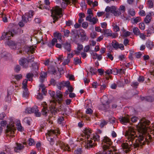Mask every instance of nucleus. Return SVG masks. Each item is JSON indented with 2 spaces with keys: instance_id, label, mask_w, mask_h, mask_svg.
<instances>
[{
  "instance_id": "1",
  "label": "nucleus",
  "mask_w": 154,
  "mask_h": 154,
  "mask_svg": "<svg viewBox=\"0 0 154 154\" xmlns=\"http://www.w3.org/2000/svg\"><path fill=\"white\" fill-rule=\"evenodd\" d=\"M136 131L133 128L130 127L128 130L126 131L125 136L128 143L124 142L122 143L121 146L123 149H126L125 151L126 153L131 151V148L134 147L135 148L140 146L144 145L145 142H142L143 139V136L140 135L137 136L136 134Z\"/></svg>"
},
{
  "instance_id": "2",
  "label": "nucleus",
  "mask_w": 154,
  "mask_h": 154,
  "mask_svg": "<svg viewBox=\"0 0 154 154\" xmlns=\"http://www.w3.org/2000/svg\"><path fill=\"white\" fill-rule=\"evenodd\" d=\"M51 16L54 20L53 23H55L56 21H57L59 18H60L61 16L60 15L62 16L63 14L62 12V9L60 8L59 6H56L55 8H53L51 10Z\"/></svg>"
},
{
  "instance_id": "3",
  "label": "nucleus",
  "mask_w": 154,
  "mask_h": 154,
  "mask_svg": "<svg viewBox=\"0 0 154 154\" xmlns=\"http://www.w3.org/2000/svg\"><path fill=\"white\" fill-rule=\"evenodd\" d=\"M100 140V136L97 134H93L92 137H91L89 140H88L85 147L86 148L90 149L96 146L97 144L94 142L92 143L93 141L94 140V142L99 141Z\"/></svg>"
},
{
  "instance_id": "4",
  "label": "nucleus",
  "mask_w": 154,
  "mask_h": 154,
  "mask_svg": "<svg viewBox=\"0 0 154 154\" xmlns=\"http://www.w3.org/2000/svg\"><path fill=\"white\" fill-rule=\"evenodd\" d=\"M150 123V121L146 119H142L138 125L139 130L142 132L145 133L147 129V126L149 125Z\"/></svg>"
},
{
  "instance_id": "5",
  "label": "nucleus",
  "mask_w": 154,
  "mask_h": 154,
  "mask_svg": "<svg viewBox=\"0 0 154 154\" xmlns=\"http://www.w3.org/2000/svg\"><path fill=\"white\" fill-rule=\"evenodd\" d=\"M16 129L14 125L9 124L7 126V129L5 130V134L6 136L13 137L15 136V131Z\"/></svg>"
},
{
  "instance_id": "6",
  "label": "nucleus",
  "mask_w": 154,
  "mask_h": 154,
  "mask_svg": "<svg viewBox=\"0 0 154 154\" xmlns=\"http://www.w3.org/2000/svg\"><path fill=\"white\" fill-rule=\"evenodd\" d=\"M105 11L106 12H110L116 17H118L121 15V12L118 9L116 6H112L111 7L107 6L105 9Z\"/></svg>"
},
{
  "instance_id": "7",
  "label": "nucleus",
  "mask_w": 154,
  "mask_h": 154,
  "mask_svg": "<svg viewBox=\"0 0 154 154\" xmlns=\"http://www.w3.org/2000/svg\"><path fill=\"white\" fill-rule=\"evenodd\" d=\"M101 102L102 103L99 105L98 107L100 109L105 110L109 108V104L110 102L107 97H103L101 100Z\"/></svg>"
},
{
  "instance_id": "8",
  "label": "nucleus",
  "mask_w": 154,
  "mask_h": 154,
  "mask_svg": "<svg viewBox=\"0 0 154 154\" xmlns=\"http://www.w3.org/2000/svg\"><path fill=\"white\" fill-rule=\"evenodd\" d=\"M111 140L108 137H104L102 141V146L103 149H106L111 147L110 146L112 144Z\"/></svg>"
},
{
  "instance_id": "9",
  "label": "nucleus",
  "mask_w": 154,
  "mask_h": 154,
  "mask_svg": "<svg viewBox=\"0 0 154 154\" xmlns=\"http://www.w3.org/2000/svg\"><path fill=\"white\" fill-rule=\"evenodd\" d=\"M34 14V12L33 11L31 10L25 14L24 17H22V20L23 22L26 23L31 20V18L32 17Z\"/></svg>"
},
{
  "instance_id": "10",
  "label": "nucleus",
  "mask_w": 154,
  "mask_h": 154,
  "mask_svg": "<svg viewBox=\"0 0 154 154\" xmlns=\"http://www.w3.org/2000/svg\"><path fill=\"white\" fill-rule=\"evenodd\" d=\"M17 34V31L14 29H13L11 31H9L7 33H4L2 35V37H3V38H6L8 39H9V37L10 36L13 37Z\"/></svg>"
},
{
  "instance_id": "11",
  "label": "nucleus",
  "mask_w": 154,
  "mask_h": 154,
  "mask_svg": "<svg viewBox=\"0 0 154 154\" xmlns=\"http://www.w3.org/2000/svg\"><path fill=\"white\" fill-rule=\"evenodd\" d=\"M112 47L115 49L117 50L118 48L122 50L124 49V46L122 44H119L115 40H113L111 43Z\"/></svg>"
},
{
  "instance_id": "12",
  "label": "nucleus",
  "mask_w": 154,
  "mask_h": 154,
  "mask_svg": "<svg viewBox=\"0 0 154 154\" xmlns=\"http://www.w3.org/2000/svg\"><path fill=\"white\" fill-rule=\"evenodd\" d=\"M117 69H109L107 70L105 72V76L106 79L108 80L109 79V78H111V76H110V75L112 73L115 75L117 74Z\"/></svg>"
},
{
  "instance_id": "13",
  "label": "nucleus",
  "mask_w": 154,
  "mask_h": 154,
  "mask_svg": "<svg viewBox=\"0 0 154 154\" xmlns=\"http://www.w3.org/2000/svg\"><path fill=\"white\" fill-rule=\"evenodd\" d=\"M60 134V131L59 129L53 130L51 129L48 131L47 133L46 134V137L47 136H49L50 137L56 136L57 135Z\"/></svg>"
},
{
  "instance_id": "14",
  "label": "nucleus",
  "mask_w": 154,
  "mask_h": 154,
  "mask_svg": "<svg viewBox=\"0 0 154 154\" xmlns=\"http://www.w3.org/2000/svg\"><path fill=\"white\" fill-rule=\"evenodd\" d=\"M93 15H88L86 18V20L87 21L92 23L93 25L96 24L98 21V19L97 17H94L92 18Z\"/></svg>"
},
{
  "instance_id": "15",
  "label": "nucleus",
  "mask_w": 154,
  "mask_h": 154,
  "mask_svg": "<svg viewBox=\"0 0 154 154\" xmlns=\"http://www.w3.org/2000/svg\"><path fill=\"white\" fill-rule=\"evenodd\" d=\"M83 135L88 140L90 137L92 133V131L89 128H85L83 131Z\"/></svg>"
},
{
  "instance_id": "16",
  "label": "nucleus",
  "mask_w": 154,
  "mask_h": 154,
  "mask_svg": "<svg viewBox=\"0 0 154 154\" xmlns=\"http://www.w3.org/2000/svg\"><path fill=\"white\" fill-rule=\"evenodd\" d=\"M104 151L103 152V154H112L113 152H116L117 151V149L115 146H111L109 148L106 149H103Z\"/></svg>"
},
{
  "instance_id": "17",
  "label": "nucleus",
  "mask_w": 154,
  "mask_h": 154,
  "mask_svg": "<svg viewBox=\"0 0 154 154\" xmlns=\"http://www.w3.org/2000/svg\"><path fill=\"white\" fill-rule=\"evenodd\" d=\"M79 36L81 37V41L82 42L87 41L89 39V38L87 36L86 33L84 30H82L80 32Z\"/></svg>"
},
{
  "instance_id": "18",
  "label": "nucleus",
  "mask_w": 154,
  "mask_h": 154,
  "mask_svg": "<svg viewBox=\"0 0 154 154\" xmlns=\"http://www.w3.org/2000/svg\"><path fill=\"white\" fill-rule=\"evenodd\" d=\"M130 117L128 115H125L124 116L120 117L119 118L120 122L123 124L125 125L129 122Z\"/></svg>"
},
{
  "instance_id": "19",
  "label": "nucleus",
  "mask_w": 154,
  "mask_h": 154,
  "mask_svg": "<svg viewBox=\"0 0 154 154\" xmlns=\"http://www.w3.org/2000/svg\"><path fill=\"white\" fill-rule=\"evenodd\" d=\"M103 34L106 35L107 36H112L113 38H115L117 36V35L114 34L112 35L111 30L108 29H104L103 30Z\"/></svg>"
},
{
  "instance_id": "20",
  "label": "nucleus",
  "mask_w": 154,
  "mask_h": 154,
  "mask_svg": "<svg viewBox=\"0 0 154 154\" xmlns=\"http://www.w3.org/2000/svg\"><path fill=\"white\" fill-rule=\"evenodd\" d=\"M56 93L57 97L58 98L57 101L59 104H60L63 100L62 93L60 91H57Z\"/></svg>"
},
{
  "instance_id": "21",
  "label": "nucleus",
  "mask_w": 154,
  "mask_h": 154,
  "mask_svg": "<svg viewBox=\"0 0 154 154\" xmlns=\"http://www.w3.org/2000/svg\"><path fill=\"white\" fill-rule=\"evenodd\" d=\"M37 107L36 106H33L32 108H27L25 110V112L27 114H31L34 113L37 110Z\"/></svg>"
},
{
  "instance_id": "22",
  "label": "nucleus",
  "mask_w": 154,
  "mask_h": 154,
  "mask_svg": "<svg viewBox=\"0 0 154 154\" xmlns=\"http://www.w3.org/2000/svg\"><path fill=\"white\" fill-rule=\"evenodd\" d=\"M42 105L43 106V108L42 110V114L43 115L47 116L48 111L47 108L48 105L45 102H43Z\"/></svg>"
},
{
  "instance_id": "23",
  "label": "nucleus",
  "mask_w": 154,
  "mask_h": 154,
  "mask_svg": "<svg viewBox=\"0 0 154 154\" xmlns=\"http://www.w3.org/2000/svg\"><path fill=\"white\" fill-rule=\"evenodd\" d=\"M19 64L21 66H23L25 68L28 67V65L27 62V60L26 59H21L19 60Z\"/></svg>"
},
{
  "instance_id": "24",
  "label": "nucleus",
  "mask_w": 154,
  "mask_h": 154,
  "mask_svg": "<svg viewBox=\"0 0 154 154\" xmlns=\"http://www.w3.org/2000/svg\"><path fill=\"white\" fill-rule=\"evenodd\" d=\"M24 148V146L22 145L20 143H16V146L14 147V151L17 152L19 151L20 150Z\"/></svg>"
},
{
  "instance_id": "25",
  "label": "nucleus",
  "mask_w": 154,
  "mask_h": 154,
  "mask_svg": "<svg viewBox=\"0 0 154 154\" xmlns=\"http://www.w3.org/2000/svg\"><path fill=\"white\" fill-rule=\"evenodd\" d=\"M57 100L53 99L50 101V103L49 104V106L50 109H54L56 105Z\"/></svg>"
},
{
  "instance_id": "26",
  "label": "nucleus",
  "mask_w": 154,
  "mask_h": 154,
  "mask_svg": "<svg viewBox=\"0 0 154 154\" xmlns=\"http://www.w3.org/2000/svg\"><path fill=\"white\" fill-rule=\"evenodd\" d=\"M77 50L75 51V53L77 55H79L80 54L81 51L82 50L83 48V45L80 43L77 44Z\"/></svg>"
},
{
  "instance_id": "27",
  "label": "nucleus",
  "mask_w": 154,
  "mask_h": 154,
  "mask_svg": "<svg viewBox=\"0 0 154 154\" xmlns=\"http://www.w3.org/2000/svg\"><path fill=\"white\" fill-rule=\"evenodd\" d=\"M112 26L113 27V30L116 32L120 31V28L117 23L116 22H113L112 23Z\"/></svg>"
},
{
  "instance_id": "28",
  "label": "nucleus",
  "mask_w": 154,
  "mask_h": 154,
  "mask_svg": "<svg viewBox=\"0 0 154 154\" xmlns=\"http://www.w3.org/2000/svg\"><path fill=\"white\" fill-rule=\"evenodd\" d=\"M152 19L151 14L150 13H149L144 19V21L146 24L149 23L151 21Z\"/></svg>"
},
{
  "instance_id": "29",
  "label": "nucleus",
  "mask_w": 154,
  "mask_h": 154,
  "mask_svg": "<svg viewBox=\"0 0 154 154\" xmlns=\"http://www.w3.org/2000/svg\"><path fill=\"white\" fill-rule=\"evenodd\" d=\"M142 19L140 17L138 16L136 17H133L132 19V23L133 24H137L141 21Z\"/></svg>"
},
{
  "instance_id": "30",
  "label": "nucleus",
  "mask_w": 154,
  "mask_h": 154,
  "mask_svg": "<svg viewBox=\"0 0 154 154\" xmlns=\"http://www.w3.org/2000/svg\"><path fill=\"white\" fill-rule=\"evenodd\" d=\"M62 105L60 104V108L58 109L56 108L55 107L53 109H50L51 111V113L52 114L55 115V114L57 113L58 112L63 111V109L62 108Z\"/></svg>"
},
{
  "instance_id": "31",
  "label": "nucleus",
  "mask_w": 154,
  "mask_h": 154,
  "mask_svg": "<svg viewBox=\"0 0 154 154\" xmlns=\"http://www.w3.org/2000/svg\"><path fill=\"white\" fill-rule=\"evenodd\" d=\"M153 137L154 138V135L153 134L152 135L148 134L146 136L145 138V141L146 142H147V144H149L150 142L152 141V138Z\"/></svg>"
},
{
  "instance_id": "32",
  "label": "nucleus",
  "mask_w": 154,
  "mask_h": 154,
  "mask_svg": "<svg viewBox=\"0 0 154 154\" xmlns=\"http://www.w3.org/2000/svg\"><path fill=\"white\" fill-rule=\"evenodd\" d=\"M92 58L93 59H97L99 60H100L102 58L101 54H98L97 53H94L92 54Z\"/></svg>"
},
{
  "instance_id": "33",
  "label": "nucleus",
  "mask_w": 154,
  "mask_h": 154,
  "mask_svg": "<svg viewBox=\"0 0 154 154\" xmlns=\"http://www.w3.org/2000/svg\"><path fill=\"white\" fill-rule=\"evenodd\" d=\"M47 74L44 72L41 73L40 76V80L41 82H43L44 79L47 76Z\"/></svg>"
},
{
  "instance_id": "34",
  "label": "nucleus",
  "mask_w": 154,
  "mask_h": 154,
  "mask_svg": "<svg viewBox=\"0 0 154 154\" xmlns=\"http://www.w3.org/2000/svg\"><path fill=\"white\" fill-rule=\"evenodd\" d=\"M133 32L134 34L136 36H138L139 34L140 33L139 29L136 27H134L133 29Z\"/></svg>"
},
{
  "instance_id": "35",
  "label": "nucleus",
  "mask_w": 154,
  "mask_h": 154,
  "mask_svg": "<svg viewBox=\"0 0 154 154\" xmlns=\"http://www.w3.org/2000/svg\"><path fill=\"white\" fill-rule=\"evenodd\" d=\"M82 62L81 61V58L76 57L74 59L73 63L75 65L80 64Z\"/></svg>"
},
{
  "instance_id": "36",
  "label": "nucleus",
  "mask_w": 154,
  "mask_h": 154,
  "mask_svg": "<svg viewBox=\"0 0 154 154\" xmlns=\"http://www.w3.org/2000/svg\"><path fill=\"white\" fill-rule=\"evenodd\" d=\"M8 44L9 46L11 48H16V44L13 41H9L8 42Z\"/></svg>"
},
{
  "instance_id": "37",
  "label": "nucleus",
  "mask_w": 154,
  "mask_h": 154,
  "mask_svg": "<svg viewBox=\"0 0 154 154\" xmlns=\"http://www.w3.org/2000/svg\"><path fill=\"white\" fill-rule=\"evenodd\" d=\"M64 47L68 51H70L71 50L70 44L68 42H66L65 43Z\"/></svg>"
},
{
  "instance_id": "38",
  "label": "nucleus",
  "mask_w": 154,
  "mask_h": 154,
  "mask_svg": "<svg viewBox=\"0 0 154 154\" xmlns=\"http://www.w3.org/2000/svg\"><path fill=\"white\" fill-rule=\"evenodd\" d=\"M46 138L48 141L49 142L50 144L53 145L54 144L55 139L54 137L52 138L50 137L49 136H47Z\"/></svg>"
},
{
  "instance_id": "39",
  "label": "nucleus",
  "mask_w": 154,
  "mask_h": 154,
  "mask_svg": "<svg viewBox=\"0 0 154 154\" xmlns=\"http://www.w3.org/2000/svg\"><path fill=\"white\" fill-rule=\"evenodd\" d=\"M54 35L55 37L57 38L59 40H61L62 39L61 34L58 32H55L54 33Z\"/></svg>"
},
{
  "instance_id": "40",
  "label": "nucleus",
  "mask_w": 154,
  "mask_h": 154,
  "mask_svg": "<svg viewBox=\"0 0 154 154\" xmlns=\"http://www.w3.org/2000/svg\"><path fill=\"white\" fill-rule=\"evenodd\" d=\"M146 46L149 49H151L153 46V45L151 41H149L146 43Z\"/></svg>"
},
{
  "instance_id": "41",
  "label": "nucleus",
  "mask_w": 154,
  "mask_h": 154,
  "mask_svg": "<svg viewBox=\"0 0 154 154\" xmlns=\"http://www.w3.org/2000/svg\"><path fill=\"white\" fill-rule=\"evenodd\" d=\"M28 80L26 79H25L23 80L22 83L23 86L22 88L24 90H26L27 88V84Z\"/></svg>"
},
{
  "instance_id": "42",
  "label": "nucleus",
  "mask_w": 154,
  "mask_h": 154,
  "mask_svg": "<svg viewBox=\"0 0 154 154\" xmlns=\"http://www.w3.org/2000/svg\"><path fill=\"white\" fill-rule=\"evenodd\" d=\"M57 39L56 38H54L52 39L51 43H50L48 44V46L50 47L54 46L55 43H57Z\"/></svg>"
},
{
  "instance_id": "43",
  "label": "nucleus",
  "mask_w": 154,
  "mask_h": 154,
  "mask_svg": "<svg viewBox=\"0 0 154 154\" xmlns=\"http://www.w3.org/2000/svg\"><path fill=\"white\" fill-rule=\"evenodd\" d=\"M32 120L31 118L30 117H26L23 119V121L27 123L29 125H30V122Z\"/></svg>"
},
{
  "instance_id": "44",
  "label": "nucleus",
  "mask_w": 154,
  "mask_h": 154,
  "mask_svg": "<svg viewBox=\"0 0 154 154\" xmlns=\"http://www.w3.org/2000/svg\"><path fill=\"white\" fill-rule=\"evenodd\" d=\"M0 15H1V17L2 18V20L4 22L7 23L8 21V20L6 15L3 14L2 13H1Z\"/></svg>"
},
{
  "instance_id": "45",
  "label": "nucleus",
  "mask_w": 154,
  "mask_h": 154,
  "mask_svg": "<svg viewBox=\"0 0 154 154\" xmlns=\"http://www.w3.org/2000/svg\"><path fill=\"white\" fill-rule=\"evenodd\" d=\"M128 13L132 16H134L135 14V10L133 9H130L128 11Z\"/></svg>"
},
{
  "instance_id": "46",
  "label": "nucleus",
  "mask_w": 154,
  "mask_h": 154,
  "mask_svg": "<svg viewBox=\"0 0 154 154\" xmlns=\"http://www.w3.org/2000/svg\"><path fill=\"white\" fill-rule=\"evenodd\" d=\"M33 74L32 73H28L26 75V77L29 81L32 80V78L33 76Z\"/></svg>"
},
{
  "instance_id": "47",
  "label": "nucleus",
  "mask_w": 154,
  "mask_h": 154,
  "mask_svg": "<svg viewBox=\"0 0 154 154\" xmlns=\"http://www.w3.org/2000/svg\"><path fill=\"white\" fill-rule=\"evenodd\" d=\"M17 126L18 130L20 131L24 130V128L22 127L20 122L18 123L17 124Z\"/></svg>"
},
{
  "instance_id": "48",
  "label": "nucleus",
  "mask_w": 154,
  "mask_h": 154,
  "mask_svg": "<svg viewBox=\"0 0 154 154\" xmlns=\"http://www.w3.org/2000/svg\"><path fill=\"white\" fill-rule=\"evenodd\" d=\"M61 148L65 151H70L71 150L70 147L68 145H64Z\"/></svg>"
},
{
  "instance_id": "49",
  "label": "nucleus",
  "mask_w": 154,
  "mask_h": 154,
  "mask_svg": "<svg viewBox=\"0 0 154 154\" xmlns=\"http://www.w3.org/2000/svg\"><path fill=\"white\" fill-rule=\"evenodd\" d=\"M147 4L148 7L150 8H152L153 7V3L151 0H149L147 2Z\"/></svg>"
},
{
  "instance_id": "50",
  "label": "nucleus",
  "mask_w": 154,
  "mask_h": 154,
  "mask_svg": "<svg viewBox=\"0 0 154 154\" xmlns=\"http://www.w3.org/2000/svg\"><path fill=\"white\" fill-rule=\"evenodd\" d=\"M97 35V33L95 32H93L90 34V36L92 39H94L96 38Z\"/></svg>"
},
{
  "instance_id": "51",
  "label": "nucleus",
  "mask_w": 154,
  "mask_h": 154,
  "mask_svg": "<svg viewBox=\"0 0 154 154\" xmlns=\"http://www.w3.org/2000/svg\"><path fill=\"white\" fill-rule=\"evenodd\" d=\"M64 33V35L65 36L68 37L69 36L70 34V31L67 29H64L63 31Z\"/></svg>"
},
{
  "instance_id": "52",
  "label": "nucleus",
  "mask_w": 154,
  "mask_h": 154,
  "mask_svg": "<svg viewBox=\"0 0 154 154\" xmlns=\"http://www.w3.org/2000/svg\"><path fill=\"white\" fill-rule=\"evenodd\" d=\"M90 50V47L89 45H87L85 46L84 48V51L86 52L89 51Z\"/></svg>"
},
{
  "instance_id": "53",
  "label": "nucleus",
  "mask_w": 154,
  "mask_h": 154,
  "mask_svg": "<svg viewBox=\"0 0 154 154\" xmlns=\"http://www.w3.org/2000/svg\"><path fill=\"white\" fill-rule=\"evenodd\" d=\"M119 11L122 13L124 12L125 11V7L124 6L121 5L118 9Z\"/></svg>"
},
{
  "instance_id": "54",
  "label": "nucleus",
  "mask_w": 154,
  "mask_h": 154,
  "mask_svg": "<svg viewBox=\"0 0 154 154\" xmlns=\"http://www.w3.org/2000/svg\"><path fill=\"white\" fill-rule=\"evenodd\" d=\"M14 78L17 81L19 80L22 78V75L21 74H18L14 75Z\"/></svg>"
},
{
  "instance_id": "55",
  "label": "nucleus",
  "mask_w": 154,
  "mask_h": 154,
  "mask_svg": "<svg viewBox=\"0 0 154 154\" xmlns=\"http://www.w3.org/2000/svg\"><path fill=\"white\" fill-rule=\"evenodd\" d=\"M70 59L69 58H67V59L64 60L63 62L62 63V65H66L68 64L70 62Z\"/></svg>"
},
{
  "instance_id": "56",
  "label": "nucleus",
  "mask_w": 154,
  "mask_h": 154,
  "mask_svg": "<svg viewBox=\"0 0 154 154\" xmlns=\"http://www.w3.org/2000/svg\"><path fill=\"white\" fill-rule=\"evenodd\" d=\"M35 142L33 139L32 138H30L29 139L28 144L29 146H32L34 145Z\"/></svg>"
},
{
  "instance_id": "57",
  "label": "nucleus",
  "mask_w": 154,
  "mask_h": 154,
  "mask_svg": "<svg viewBox=\"0 0 154 154\" xmlns=\"http://www.w3.org/2000/svg\"><path fill=\"white\" fill-rule=\"evenodd\" d=\"M145 25L143 22H141L139 24V28L141 30H143L145 29Z\"/></svg>"
},
{
  "instance_id": "58",
  "label": "nucleus",
  "mask_w": 154,
  "mask_h": 154,
  "mask_svg": "<svg viewBox=\"0 0 154 154\" xmlns=\"http://www.w3.org/2000/svg\"><path fill=\"white\" fill-rule=\"evenodd\" d=\"M64 87V85L61 82H60L58 85H57V87L58 89L60 90H61L62 88H63Z\"/></svg>"
},
{
  "instance_id": "59",
  "label": "nucleus",
  "mask_w": 154,
  "mask_h": 154,
  "mask_svg": "<svg viewBox=\"0 0 154 154\" xmlns=\"http://www.w3.org/2000/svg\"><path fill=\"white\" fill-rule=\"evenodd\" d=\"M82 150L80 148H79L75 150L74 151L75 154H81Z\"/></svg>"
},
{
  "instance_id": "60",
  "label": "nucleus",
  "mask_w": 154,
  "mask_h": 154,
  "mask_svg": "<svg viewBox=\"0 0 154 154\" xmlns=\"http://www.w3.org/2000/svg\"><path fill=\"white\" fill-rule=\"evenodd\" d=\"M88 26V23L87 22H83L82 24V26L84 29H87Z\"/></svg>"
},
{
  "instance_id": "61",
  "label": "nucleus",
  "mask_w": 154,
  "mask_h": 154,
  "mask_svg": "<svg viewBox=\"0 0 154 154\" xmlns=\"http://www.w3.org/2000/svg\"><path fill=\"white\" fill-rule=\"evenodd\" d=\"M138 14L141 16H144L146 15V13L143 10H140L138 12Z\"/></svg>"
},
{
  "instance_id": "62",
  "label": "nucleus",
  "mask_w": 154,
  "mask_h": 154,
  "mask_svg": "<svg viewBox=\"0 0 154 154\" xmlns=\"http://www.w3.org/2000/svg\"><path fill=\"white\" fill-rule=\"evenodd\" d=\"M136 57L137 58H139L142 55V54L141 52H138L135 53L134 54Z\"/></svg>"
},
{
  "instance_id": "63",
  "label": "nucleus",
  "mask_w": 154,
  "mask_h": 154,
  "mask_svg": "<svg viewBox=\"0 0 154 154\" xmlns=\"http://www.w3.org/2000/svg\"><path fill=\"white\" fill-rule=\"evenodd\" d=\"M20 70V67L19 65H17L14 68V70L17 73H18Z\"/></svg>"
},
{
  "instance_id": "64",
  "label": "nucleus",
  "mask_w": 154,
  "mask_h": 154,
  "mask_svg": "<svg viewBox=\"0 0 154 154\" xmlns=\"http://www.w3.org/2000/svg\"><path fill=\"white\" fill-rule=\"evenodd\" d=\"M147 34H151L154 32V29L153 28H150L147 30Z\"/></svg>"
}]
</instances>
